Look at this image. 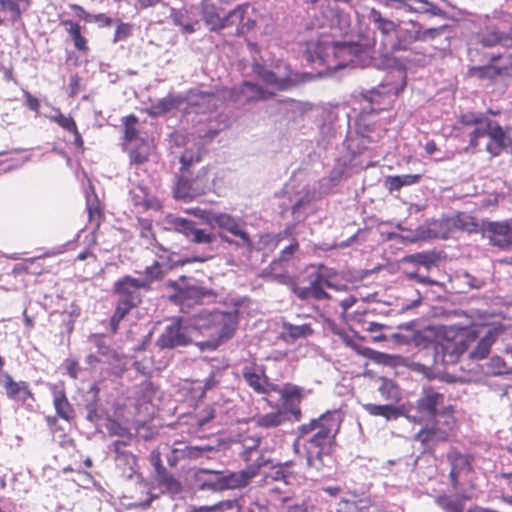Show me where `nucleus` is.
<instances>
[{
  "label": "nucleus",
  "instance_id": "nucleus-1",
  "mask_svg": "<svg viewBox=\"0 0 512 512\" xmlns=\"http://www.w3.org/2000/svg\"><path fill=\"white\" fill-rule=\"evenodd\" d=\"M340 427V416L336 412H326L299 427L294 450L298 452L301 439L311 434L304 443L307 465L323 474L329 473L336 465L334 450Z\"/></svg>",
  "mask_w": 512,
  "mask_h": 512
},
{
  "label": "nucleus",
  "instance_id": "nucleus-2",
  "mask_svg": "<svg viewBox=\"0 0 512 512\" xmlns=\"http://www.w3.org/2000/svg\"><path fill=\"white\" fill-rule=\"evenodd\" d=\"M237 324L235 313L223 311L200 313L191 319L192 329L209 338L204 345L212 350L234 335Z\"/></svg>",
  "mask_w": 512,
  "mask_h": 512
},
{
  "label": "nucleus",
  "instance_id": "nucleus-3",
  "mask_svg": "<svg viewBox=\"0 0 512 512\" xmlns=\"http://www.w3.org/2000/svg\"><path fill=\"white\" fill-rule=\"evenodd\" d=\"M509 129L489 119L483 127L474 128L468 134V145L465 150L471 153L486 151L492 158L499 156L503 151H512Z\"/></svg>",
  "mask_w": 512,
  "mask_h": 512
},
{
  "label": "nucleus",
  "instance_id": "nucleus-4",
  "mask_svg": "<svg viewBox=\"0 0 512 512\" xmlns=\"http://www.w3.org/2000/svg\"><path fill=\"white\" fill-rule=\"evenodd\" d=\"M148 290V282L126 275L114 283V293L118 296L115 311L110 319L111 331H118L120 322L142 301L140 290Z\"/></svg>",
  "mask_w": 512,
  "mask_h": 512
},
{
  "label": "nucleus",
  "instance_id": "nucleus-5",
  "mask_svg": "<svg viewBox=\"0 0 512 512\" xmlns=\"http://www.w3.org/2000/svg\"><path fill=\"white\" fill-rule=\"evenodd\" d=\"M480 335L478 327H464L458 331L447 330L441 341L434 346L436 357L444 365L456 363Z\"/></svg>",
  "mask_w": 512,
  "mask_h": 512
},
{
  "label": "nucleus",
  "instance_id": "nucleus-6",
  "mask_svg": "<svg viewBox=\"0 0 512 512\" xmlns=\"http://www.w3.org/2000/svg\"><path fill=\"white\" fill-rule=\"evenodd\" d=\"M406 75L402 71L392 72L385 82L362 93V97L373 106V110L385 111L392 108L393 103L406 86Z\"/></svg>",
  "mask_w": 512,
  "mask_h": 512
},
{
  "label": "nucleus",
  "instance_id": "nucleus-7",
  "mask_svg": "<svg viewBox=\"0 0 512 512\" xmlns=\"http://www.w3.org/2000/svg\"><path fill=\"white\" fill-rule=\"evenodd\" d=\"M359 46L351 43L321 42L317 45L316 54L328 69H342L355 62Z\"/></svg>",
  "mask_w": 512,
  "mask_h": 512
},
{
  "label": "nucleus",
  "instance_id": "nucleus-8",
  "mask_svg": "<svg viewBox=\"0 0 512 512\" xmlns=\"http://www.w3.org/2000/svg\"><path fill=\"white\" fill-rule=\"evenodd\" d=\"M172 287L175 292L171 296V300L182 309L184 307L202 304L204 299L215 297V293L212 289L197 283H191L185 276H182L179 281L173 282Z\"/></svg>",
  "mask_w": 512,
  "mask_h": 512
},
{
  "label": "nucleus",
  "instance_id": "nucleus-9",
  "mask_svg": "<svg viewBox=\"0 0 512 512\" xmlns=\"http://www.w3.org/2000/svg\"><path fill=\"white\" fill-rule=\"evenodd\" d=\"M210 188L208 169L202 167L195 176L180 174L174 189V195L178 199L191 200L206 193Z\"/></svg>",
  "mask_w": 512,
  "mask_h": 512
},
{
  "label": "nucleus",
  "instance_id": "nucleus-10",
  "mask_svg": "<svg viewBox=\"0 0 512 512\" xmlns=\"http://www.w3.org/2000/svg\"><path fill=\"white\" fill-rule=\"evenodd\" d=\"M438 227L440 229V236L447 239L455 232L482 234L483 222L480 223L475 216L466 212H457L453 215L441 218Z\"/></svg>",
  "mask_w": 512,
  "mask_h": 512
},
{
  "label": "nucleus",
  "instance_id": "nucleus-11",
  "mask_svg": "<svg viewBox=\"0 0 512 512\" xmlns=\"http://www.w3.org/2000/svg\"><path fill=\"white\" fill-rule=\"evenodd\" d=\"M214 222L219 229L224 230L236 237V240H232L229 237L220 234V237L224 242L228 244H234L239 248H246L249 252L254 249L253 241L250 235L245 230L244 224L239 220L232 217L231 215L221 213L214 216Z\"/></svg>",
  "mask_w": 512,
  "mask_h": 512
},
{
  "label": "nucleus",
  "instance_id": "nucleus-12",
  "mask_svg": "<svg viewBox=\"0 0 512 512\" xmlns=\"http://www.w3.org/2000/svg\"><path fill=\"white\" fill-rule=\"evenodd\" d=\"M191 326H183L180 318L173 319L167 325L156 341L160 349H173L178 346H186L192 342Z\"/></svg>",
  "mask_w": 512,
  "mask_h": 512
},
{
  "label": "nucleus",
  "instance_id": "nucleus-13",
  "mask_svg": "<svg viewBox=\"0 0 512 512\" xmlns=\"http://www.w3.org/2000/svg\"><path fill=\"white\" fill-rule=\"evenodd\" d=\"M482 237L501 250L512 248V224L509 221H483Z\"/></svg>",
  "mask_w": 512,
  "mask_h": 512
},
{
  "label": "nucleus",
  "instance_id": "nucleus-14",
  "mask_svg": "<svg viewBox=\"0 0 512 512\" xmlns=\"http://www.w3.org/2000/svg\"><path fill=\"white\" fill-rule=\"evenodd\" d=\"M254 72L266 85L273 87L277 91L289 90L302 81L300 75L288 67L283 74H279L264 66L256 65Z\"/></svg>",
  "mask_w": 512,
  "mask_h": 512
},
{
  "label": "nucleus",
  "instance_id": "nucleus-15",
  "mask_svg": "<svg viewBox=\"0 0 512 512\" xmlns=\"http://www.w3.org/2000/svg\"><path fill=\"white\" fill-rule=\"evenodd\" d=\"M505 60L506 63L500 66L494 64L471 66L468 69V75L491 83H495L499 77L512 78V53L507 54Z\"/></svg>",
  "mask_w": 512,
  "mask_h": 512
},
{
  "label": "nucleus",
  "instance_id": "nucleus-16",
  "mask_svg": "<svg viewBox=\"0 0 512 512\" xmlns=\"http://www.w3.org/2000/svg\"><path fill=\"white\" fill-rule=\"evenodd\" d=\"M249 8L250 5L244 3L226 13L223 18V29L234 28L235 35L237 36L244 35L253 30L256 26V21L247 15Z\"/></svg>",
  "mask_w": 512,
  "mask_h": 512
},
{
  "label": "nucleus",
  "instance_id": "nucleus-17",
  "mask_svg": "<svg viewBox=\"0 0 512 512\" xmlns=\"http://www.w3.org/2000/svg\"><path fill=\"white\" fill-rule=\"evenodd\" d=\"M450 464L449 479L453 489H458L463 477L473 472L474 458L470 454H462L458 451L450 452L447 455Z\"/></svg>",
  "mask_w": 512,
  "mask_h": 512
},
{
  "label": "nucleus",
  "instance_id": "nucleus-18",
  "mask_svg": "<svg viewBox=\"0 0 512 512\" xmlns=\"http://www.w3.org/2000/svg\"><path fill=\"white\" fill-rule=\"evenodd\" d=\"M408 25H410L411 28L402 26L401 23H399L394 35L395 40L390 45L392 52L410 50L414 43L420 41V23L411 20L408 22Z\"/></svg>",
  "mask_w": 512,
  "mask_h": 512
},
{
  "label": "nucleus",
  "instance_id": "nucleus-19",
  "mask_svg": "<svg viewBox=\"0 0 512 512\" xmlns=\"http://www.w3.org/2000/svg\"><path fill=\"white\" fill-rule=\"evenodd\" d=\"M0 383L5 390L7 398L15 402L25 403L28 399L34 400V394L26 381H15L9 373L0 375Z\"/></svg>",
  "mask_w": 512,
  "mask_h": 512
},
{
  "label": "nucleus",
  "instance_id": "nucleus-20",
  "mask_svg": "<svg viewBox=\"0 0 512 512\" xmlns=\"http://www.w3.org/2000/svg\"><path fill=\"white\" fill-rule=\"evenodd\" d=\"M226 0H203L202 19L211 31L223 30Z\"/></svg>",
  "mask_w": 512,
  "mask_h": 512
},
{
  "label": "nucleus",
  "instance_id": "nucleus-21",
  "mask_svg": "<svg viewBox=\"0 0 512 512\" xmlns=\"http://www.w3.org/2000/svg\"><path fill=\"white\" fill-rule=\"evenodd\" d=\"M445 396L437 388L423 387L421 397L417 400V410L422 416L431 418L438 413L437 408L443 405Z\"/></svg>",
  "mask_w": 512,
  "mask_h": 512
},
{
  "label": "nucleus",
  "instance_id": "nucleus-22",
  "mask_svg": "<svg viewBox=\"0 0 512 512\" xmlns=\"http://www.w3.org/2000/svg\"><path fill=\"white\" fill-rule=\"evenodd\" d=\"M478 42L484 48L501 46L512 49V34L501 31L496 26H486L478 33Z\"/></svg>",
  "mask_w": 512,
  "mask_h": 512
},
{
  "label": "nucleus",
  "instance_id": "nucleus-23",
  "mask_svg": "<svg viewBox=\"0 0 512 512\" xmlns=\"http://www.w3.org/2000/svg\"><path fill=\"white\" fill-rule=\"evenodd\" d=\"M298 250L299 243L296 239H293L292 243L280 252L279 258L271 262V264L267 267V276L280 284H291L292 277L288 273H276V268L281 267L283 264L287 263Z\"/></svg>",
  "mask_w": 512,
  "mask_h": 512
},
{
  "label": "nucleus",
  "instance_id": "nucleus-24",
  "mask_svg": "<svg viewBox=\"0 0 512 512\" xmlns=\"http://www.w3.org/2000/svg\"><path fill=\"white\" fill-rule=\"evenodd\" d=\"M48 119L57 124L60 128L73 135V144L76 148L84 149V139L78 129L75 119L70 115L64 114L59 108L54 109V114L47 116Z\"/></svg>",
  "mask_w": 512,
  "mask_h": 512
},
{
  "label": "nucleus",
  "instance_id": "nucleus-25",
  "mask_svg": "<svg viewBox=\"0 0 512 512\" xmlns=\"http://www.w3.org/2000/svg\"><path fill=\"white\" fill-rule=\"evenodd\" d=\"M217 476L216 480L213 482H204L202 484V488H208L212 490H224V489H233L237 487H243L247 484L248 479L255 475V472L246 473L243 472L241 474H230L228 476H219L220 473H215Z\"/></svg>",
  "mask_w": 512,
  "mask_h": 512
},
{
  "label": "nucleus",
  "instance_id": "nucleus-26",
  "mask_svg": "<svg viewBox=\"0 0 512 512\" xmlns=\"http://www.w3.org/2000/svg\"><path fill=\"white\" fill-rule=\"evenodd\" d=\"M433 425L439 432L440 438L447 440L449 435L456 429L457 420L454 416V408L452 405L444 407L441 411L432 416Z\"/></svg>",
  "mask_w": 512,
  "mask_h": 512
},
{
  "label": "nucleus",
  "instance_id": "nucleus-27",
  "mask_svg": "<svg viewBox=\"0 0 512 512\" xmlns=\"http://www.w3.org/2000/svg\"><path fill=\"white\" fill-rule=\"evenodd\" d=\"M60 26L64 28L77 51L85 54L89 52V41L84 36L83 27L79 22L72 19H60Z\"/></svg>",
  "mask_w": 512,
  "mask_h": 512
},
{
  "label": "nucleus",
  "instance_id": "nucleus-28",
  "mask_svg": "<svg viewBox=\"0 0 512 512\" xmlns=\"http://www.w3.org/2000/svg\"><path fill=\"white\" fill-rule=\"evenodd\" d=\"M130 197L133 205L143 210H160L162 208L160 200L154 195H151L144 186L138 185L132 188Z\"/></svg>",
  "mask_w": 512,
  "mask_h": 512
},
{
  "label": "nucleus",
  "instance_id": "nucleus-29",
  "mask_svg": "<svg viewBox=\"0 0 512 512\" xmlns=\"http://www.w3.org/2000/svg\"><path fill=\"white\" fill-rule=\"evenodd\" d=\"M368 19L380 33L383 40H387L392 35H395L400 23L384 17L383 14L375 8L370 9Z\"/></svg>",
  "mask_w": 512,
  "mask_h": 512
},
{
  "label": "nucleus",
  "instance_id": "nucleus-30",
  "mask_svg": "<svg viewBox=\"0 0 512 512\" xmlns=\"http://www.w3.org/2000/svg\"><path fill=\"white\" fill-rule=\"evenodd\" d=\"M313 333L314 330L309 323L294 325L290 322H283L280 338L286 343H294L298 339L312 336Z\"/></svg>",
  "mask_w": 512,
  "mask_h": 512
},
{
  "label": "nucleus",
  "instance_id": "nucleus-31",
  "mask_svg": "<svg viewBox=\"0 0 512 512\" xmlns=\"http://www.w3.org/2000/svg\"><path fill=\"white\" fill-rule=\"evenodd\" d=\"M243 377L247 384L259 394H268L271 390V386L266 376L258 374L253 367H244Z\"/></svg>",
  "mask_w": 512,
  "mask_h": 512
},
{
  "label": "nucleus",
  "instance_id": "nucleus-32",
  "mask_svg": "<svg viewBox=\"0 0 512 512\" xmlns=\"http://www.w3.org/2000/svg\"><path fill=\"white\" fill-rule=\"evenodd\" d=\"M183 102L184 99L181 96L168 94L150 106V115L160 116L166 114L172 110L178 109Z\"/></svg>",
  "mask_w": 512,
  "mask_h": 512
},
{
  "label": "nucleus",
  "instance_id": "nucleus-33",
  "mask_svg": "<svg viewBox=\"0 0 512 512\" xmlns=\"http://www.w3.org/2000/svg\"><path fill=\"white\" fill-rule=\"evenodd\" d=\"M480 329V335L477 339L476 347L469 353V358L473 360H482L485 359L491 350L493 343L496 340L495 333L492 330L487 331V333L481 336L482 328L477 326Z\"/></svg>",
  "mask_w": 512,
  "mask_h": 512
},
{
  "label": "nucleus",
  "instance_id": "nucleus-34",
  "mask_svg": "<svg viewBox=\"0 0 512 512\" xmlns=\"http://www.w3.org/2000/svg\"><path fill=\"white\" fill-rule=\"evenodd\" d=\"M271 390L279 393L283 403L286 406L299 404L303 398V388L292 383H286L281 389L277 385H272Z\"/></svg>",
  "mask_w": 512,
  "mask_h": 512
},
{
  "label": "nucleus",
  "instance_id": "nucleus-35",
  "mask_svg": "<svg viewBox=\"0 0 512 512\" xmlns=\"http://www.w3.org/2000/svg\"><path fill=\"white\" fill-rule=\"evenodd\" d=\"M286 420L285 413L277 409L276 411L264 414V415H258L253 418V421L256 425V427L263 428V429H272L280 426L284 421Z\"/></svg>",
  "mask_w": 512,
  "mask_h": 512
},
{
  "label": "nucleus",
  "instance_id": "nucleus-36",
  "mask_svg": "<svg viewBox=\"0 0 512 512\" xmlns=\"http://www.w3.org/2000/svg\"><path fill=\"white\" fill-rule=\"evenodd\" d=\"M53 404L57 415L69 421L74 416V410L70 402L68 401L66 394L63 390H57L53 393Z\"/></svg>",
  "mask_w": 512,
  "mask_h": 512
},
{
  "label": "nucleus",
  "instance_id": "nucleus-37",
  "mask_svg": "<svg viewBox=\"0 0 512 512\" xmlns=\"http://www.w3.org/2000/svg\"><path fill=\"white\" fill-rule=\"evenodd\" d=\"M370 501L363 498H343L338 502L337 512H369Z\"/></svg>",
  "mask_w": 512,
  "mask_h": 512
},
{
  "label": "nucleus",
  "instance_id": "nucleus-38",
  "mask_svg": "<svg viewBox=\"0 0 512 512\" xmlns=\"http://www.w3.org/2000/svg\"><path fill=\"white\" fill-rule=\"evenodd\" d=\"M379 382L380 384L378 391L384 400L390 401L392 403H397L400 401L401 393L398 385L393 380L381 377L379 378Z\"/></svg>",
  "mask_w": 512,
  "mask_h": 512
},
{
  "label": "nucleus",
  "instance_id": "nucleus-39",
  "mask_svg": "<svg viewBox=\"0 0 512 512\" xmlns=\"http://www.w3.org/2000/svg\"><path fill=\"white\" fill-rule=\"evenodd\" d=\"M241 93L246 96L247 102L267 100L275 95L274 92L266 91L261 86L251 82L243 83Z\"/></svg>",
  "mask_w": 512,
  "mask_h": 512
},
{
  "label": "nucleus",
  "instance_id": "nucleus-40",
  "mask_svg": "<svg viewBox=\"0 0 512 512\" xmlns=\"http://www.w3.org/2000/svg\"><path fill=\"white\" fill-rule=\"evenodd\" d=\"M364 409L372 416H381L387 420L396 419L400 416V411L397 407L392 404L377 405V404H365Z\"/></svg>",
  "mask_w": 512,
  "mask_h": 512
},
{
  "label": "nucleus",
  "instance_id": "nucleus-41",
  "mask_svg": "<svg viewBox=\"0 0 512 512\" xmlns=\"http://www.w3.org/2000/svg\"><path fill=\"white\" fill-rule=\"evenodd\" d=\"M408 13H429L434 16L444 15L443 10L428 0H409Z\"/></svg>",
  "mask_w": 512,
  "mask_h": 512
},
{
  "label": "nucleus",
  "instance_id": "nucleus-42",
  "mask_svg": "<svg viewBox=\"0 0 512 512\" xmlns=\"http://www.w3.org/2000/svg\"><path fill=\"white\" fill-rule=\"evenodd\" d=\"M155 480L159 486L165 487L171 493H178L182 489L181 483L166 468L155 473Z\"/></svg>",
  "mask_w": 512,
  "mask_h": 512
},
{
  "label": "nucleus",
  "instance_id": "nucleus-43",
  "mask_svg": "<svg viewBox=\"0 0 512 512\" xmlns=\"http://www.w3.org/2000/svg\"><path fill=\"white\" fill-rule=\"evenodd\" d=\"M329 287L330 283L320 273H316L310 281L311 295L313 299L323 300L330 299V295L325 292L324 288Z\"/></svg>",
  "mask_w": 512,
  "mask_h": 512
},
{
  "label": "nucleus",
  "instance_id": "nucleus-44",
  "mask_svg": "<svg viewBox=\"0 0 512 512\" xmlns=\"http://www.w3.org/2000/svg\"><path fill=\"white\" fill-rule=\"evenodd\" d=\"M149 156L150 147L144 141H141L129 151L130 162L136 166L146 163L149 159Z\"/></svg>",
  "mask_w": 512,
  "mask_h": 512
},
{
  "label": "nucleus",
  "instance_id": "nucleus-45",
  "mask_svg": "<svg viewBox=\"0 0 512 512\" xmlns=\"http://www.w3.org/2000/svg\"><path fill=\"white\" fill-rule=\"evenodd\" d=\"M201 159L202 155L199 151L186 149L180 156V174H189V172H191V167L194 164L199 163Z\"/></svg>",
  "mask_w": 512,
  "mask_h": 512
},
{
  "label": "nucleus",
  "instance_id": "nucleus-46",
  "mask_svg": "<svg viewBox=\"0 0 512 512\" xmlns=\"http://www.w3.org/2000/svg\"><path fill=\"white\" fill-rule=\"evenodd\" d=\"M168 222L176 232L183 234L189 240L196 228L193 221L185 218L175 217L169 219Z\"/></svg>",
  "mask_w": 512,
  "mask_h": 512
},
{
  "label": "nucleus",
  "instance_id": "nucleus-47",
  "mask_svg": "<svg viewBox=\"0 0 512 512\" xmlns=\"http://www.w3.org/2000/svg\"><path fill=\"white\" fill-rule=\"evenodd\" d=\"M204 449L199 446H183L175 447L172 453L175 455V461L180 459H196L199 458Z\"/></svg>",
  "mask_w": 512,
  "mask_h": 512
},
{
  "label": "nucleus",
  "instance_id": "nucleus-48",
  "mask_svg": "<svg viewBox=\"0 0 512 512\" xmlns=\"http://www.w3.org/2000/svg\"><path fill=\"white\" fill-rule=\"evenodd\" d=\"M414 439L423 445L432 441H445L444 439L440 438L439 432L436 430L433 424L430 427L425 426L420 429L415 434Z\"/></svg>",
  "mask_w": 512,
  "mask_h": 512
},
{
  "label": "nucleus",
  "instance_id": "nucleus-49",
  "mask_svg": "<svg viewBox=\"0 0 512 512\" xmlns=\"http://www.w3.org/2000/svg\"><path fill=\"white\" fill-rule=\"evenodd\" d=\"M88 218L95 225V230L100 228L104 218L103 207L98 200L88 202L87 204Z\"/></svg>",
  "mask_w": 512,
  "mask_h": 512
},
{
  "label": "nucleus",
  "instance_id": "nucleus-50",
  "mask_svg": "<svg viewBox=\"0 0 512 512\" xmlns=\"http://www.w3.org/2000/svg\"><path fill=\"white\" fill-rule=\"evenodd\" d=\"M122 123L124 125V140L127 142L135 140L138 136V130L136 128L138 118L134 114H130L123 117Z\"/></svg>",
  "mask_w": 512,
  "mask_h": 512
},
{
  "label": "nucleus",
  "instance_id": "nucleus-51",
  "mask_svg": "<svg viewBox=\"0 0 512 512\" xmlns=\"http://www.w3.org/2000/svg\"><path fill=\"white\" fill-rule=\"evenodd\" d=\"M0 10L9 12L12 22H19L22 19V10L17 0H0Z\"/></svg>",
  "mask_w": 512,
  "mask_h": 512
},
{
  "label": "nucleus",
  "instance_id": "nucleus-52",
  "mask_svg": "<svg viewBox=\"0 0 512 512\" xmlns=\"http://www.w3.org/2000/svg\"><path fill=\"white\" fill-rule=\"evenodd\" d=\"M489 119L490 118L487 117L483 113L475 114V113L469 112V113L462 114L459 118V121L464 126H475L474 128H479L480 126L483 127Z\"/></svg>",
  "mask_w": 512,
  "mask_h": 512
},
{
  "label": "nucleus",
  "instance_id": "nucleus-53",
  "mask_svg": "<svg viewBox=\"0 0 512 512\" xmlns=\"http://www.w3.org/2000/svg\"><path fill=\"white\" fill-rule=\"evenodd\" d=\"M145 279L142 282H148V290L150 284L163 277L162 266L158 261H154L150 266H147L144 271Z\"/></svg>",
  "mask_w": 512,
  "mask_h": 512
},
{
  "label": "nucleus",
  "instance_id": "nucleus-54",
  "mask_svg": "<svg viewBox=\"0 0 512 512\" xmlns=\"http://www.w3.org/2000/svg\"><path fill=\"white\" fill-rule=\"evenodd\" d=\"M215 235L205 229L195 228L190 241L198 244H210L214 241Z\"/></svg>",
  "mask_w": 512,
  "mask_h": 512
},
{
  "label": "nucleus",
  "instance_id": "nucleus-55",
  "mask_svg": "<svg viewBox=\"0 0 512 512\" xmlns=\"http://www.w3.org/2000/svg\"><path fill=\"white\" fill-rule=\"evenodd\" d=\"M95 346L97 348V353L103 357H112V358H118L117 353L108 346L105 341L103 340V337L101 336H94L93 338Z\"/></svg>",
  "mask_w": 512,
  "mask_h": 512
},
{
  "label": "nucleus",
  "instance_id": "nucleus-56",
  "mask_svg": "<svg viewBox=\"0 0 512 512\" xmlns=\"http://www.w3.org/2000/svg\"><path fill=\"white\" fill-rule=\"evenodd\" d=\"M437 502L448 512H463V505L458 500H453L450 497L442 496L438 498Z\"/></svg>",
  "mask_w": 512,
  "mask_h": 512
},
{
  "label": "nucleus",
  "instance_id": "nucleus-57",
  "mask_svg": "<svg viewBox=\"0 0 512 512\" xmlns=\"http://www.w3.org/2000/svg\"><path fill=\"white\" fill-rule=\"evenodd\" d=\"M131 33H132L131 24L121 22L115 30L113 41L116 43L118 41L125 40L131 35Z\"/></svg>",
  "mask_w": 512,
  "mask_h": 512
},
{
  "label": "nucleus",
  "instance_id": "nucleus-58",
  "mask_svg": "<svg viewBox=\"0 0 512 512\" xmlns=\"http://www.w3.org/2000/svg\"><path fill=\"white\" fill-rule=\"evenodd\" d=\"M380 5L395 10H404L408 12L409 0H377Z\"/></svg>",
  "mask_w": 512,
  "mask_h": 512
},
{
  "label": "nucleus",
  "instance_id": "nucleus-59",
  "mask_svg": "<svg viewBox=\"0 0 512 512\" xmlns=\"http://www.w3.org/2000/svg\"><path fill=\"white\" fill-rule=\"evenodd\" d=\"M287 285L291 286L292 292L295 294L297 298L301 300H307L312 298L310 285L308 287H299L295 284L293 279L292 283Z\"/></svg>",
  "mask_w": 512,
  "mask_h": 512
},
{
  "label": "nucleus",
  "instance_id": "nucleus-60",
  "mask_svg": "<svg viewBox=\"0 0 512 512\" xmlns=\"http://www.w3.org/2000/svg\"><path fill=\"white\" fill-rule=\"evenodd\" d=\"M139 226H140V236L142 238H153V229H152V222L148 219H139Z\"/></svg>",
  "mask_w": 512,
  "mask_h": 512
},
{
  "label": "nucleus",
  "instance_id": "nucleus-61",
  "mask_svg": "<svg viewBox=\"0 0 512 512\" xmlns=\"http://www.w3.org/2000/svg\"><path fill=\"white\" fill-rule=\"evenodd\" d=\"M444 26L442 27H436V28H428V29H422V26L420 25V32L421 35L420 41H425L426 39H434L437 36H439L442 31L444 30Z\"/></svg>",
  "mask_w": 512,
  "mask_h": 512
},
{
  "label": "nucleus",
  "instance_id": "nucleus-62",
  "mask_svg": "<svg viewBox=\"0 0 512 512\" xmlns=\"http://www.w3.org/2000/svg\"><path fill=\"white\" fill-rule=\"evenodd\" d=\"M23 95L25 98L26 107L29 108L31 111H34L37 113L40 109L39 100L27 90H23Z\"/></svg>",
  "mask_w": 512,
  "mask_h": 512
},
{
  "label": "nucleus",
  "instance_id": "nucleus-63",
  "mask_svg": "<svg viewBox=\"0 0 512 512\" xmlns=\"http://www.w3.org/2000/svg\"><path fill=\"white\" fill-rule=\"evenodd\" d=\"M384 185L390 192L399 191L402 188L399 175L387 176Z\"/></svg>",
  "mask_w": 512,
  "mask_h": 512
},
{
  "label": "nucleus",
  "instance_id": "nucleus-64",
  "mask_svg": "<svg viewBox=\"0 0 512 512\" xmlns=\"http://www.w3.org/2000/svg\"><path fill=\"white\" fill-rule=\"evenodd\" d=\"M149 462L155 469V473L163 468H165L162 464L161 453L158 449H154L149 454Z\"/></svg>",
  "mask_w": 512,
  "mask_h": 512
}]
</instances>
